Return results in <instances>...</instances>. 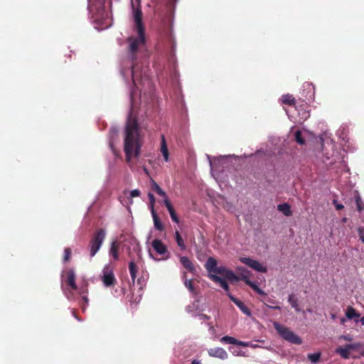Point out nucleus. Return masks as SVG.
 <instances>
[{
  "mask_svg": "<svg viewBox=\"0 0 364 364\" xmlns=\"http://www.w3.org/2000/svg\"><path fill=\"white\" fill-rule=\"evenodd\" d=\"M142 49L130 53L128 46V58L122 63L121 74L126 83L134 88L131 89V109L128 115L124 132V151L127 163L133 159H139L143 144V134L135 116L138 104L140 107H146L154 100V86L149 74L148 63L145 59H139L144 56Z\"/></svg>",
  "mask_w": 364,
  "mask_h": 364,
  "instance_id": "nucleus-1",
  "label": "nucleus"
},
{
  "mask_svg": "<svg viewBox=\"0 0 364 364\" xmlns=\"http://www.w3.org/2000/svg\"><path fill=\"white\" fill-rule=\"evenodd\" d=\"M105 0H88V10L92 18L98 25V30H103L111 26L112 21L109 12L105 9Z\"/></svg>",
  "mask_w": 364,
  "mask_h": 364,
  "instance_id": "nucleus-2",
  "label": "nucleus"
},
{
  "mask_svg": "<svg viewBox=\"0 0 364 364\" xmlns=\"http://www.w3.org/2000/svg\"><path fill=\"white\" fill-rule=\"evenodd\" d=\"M133 16L137 36H131L128 38L129 51L132 53H134L137 50L142 49L144 46V29L141 22L142 13L139 7L133 9Z\"/></svg>",
  "mask_w": 364,
  "mask_h": 364,
  "instance_id": "nucleus-3",
  "label": "nucleus"
},
{
  "mask_svg": "<svg viewBox=\"0 0 364 364\" xmlns=\"http://www.w3.org/2000/svg\"><path fill=\"white\" fill-rule=\"evenodd\" d=\"M114 269V265L109 262L105 264L101 270L99 278L105 288L113 287L117 283Z\"/></svg>",
  "mask_w": 364,
  "mask_h": 364,
  "instance_id": "nucleus-4",
  "label": "nucleus"
},
{
  "mask_svg": "<svg viewBox=\"0 0 364 364\" xmlns=\"http://www.w3.org/2000/svg\"><path fill=\"white\" fill-rule=\"evenodd\" d=\"M106 237V231L104 229L98 230L92 237L89 247L90 257H93L100 250Z\"/></svg>",
  "mask_w": 364,
  "mask_h": 364,
  "instance_id": "nucleus-5",
  "label": "nucleus"
},
{
  "mask_svg": "<svg viewBox=\"0 0 364 364\" xmlns=\"http://www.w3.org/2000/svg\"><path fill=\"white\" fill-rule=\"evenodd\" d=\"M274 327L278 333L286 341L294 344H301L302 341L299 336L291 331L289 328L274 322Z\"/></svg>",
  "mask_w": 364,
  "mask_h": 364,
  "instance_id": "nucleus-6",
  "label": "nucleus"
},
{
  "mask_svg": "<svg viewBox=\"0 0 364 364\" xmlns=\"http://www.w3.org/2000/svg\"><path fill=\"white\" fill-rule=\"evenodd\" d=\"M151 246L159 255H165V257L162 258V259H167L169 258V253L168 252L167 247L160 240H154L151 242ZM149 257L155 261L158 262L161 260V259L155 258L150 250L149 251Z\"/></svg>",
  "mask_w": 364,
  "mask_h": 364,
  "instance_id": "nucleus-7",
  "label": "nucleus"
},
{
  "mask_svg": "<svg viewBox=\"0 0 364 364\" xmlns=\"http://www.w3.org/2000/svg\"><path fill=\"white\" fill-rule=\"evenodd\" d=\"M240 261L259 272H266L267 269L262 264L250 257H240Z\"/></svg>",
  "mask_w": 364,
  "mask_h": 364,
  "instance_id": "nucleus-8",
  "label": "nucleus"
},
{
  "mask_svg": "<svg viewBox=\"0 0 364 364\" xmlns=\"http://www.w3.org/2000/svg\"><path fill=\"white\" fill-rule=\"evenodd\" d=\"M227 156H220L218 158H214L212 159L209 156H208L209 164L210 166L211 174L215 178L218 179V173L217 172L220 164H222L223 159L226 158Z\"/></svg>",
  "mask_w": 364,
  "mask_h": 364,
  "instance_id": "nucleus-9",
  "label": "nucleus"
},
{
  "mask_svg": "<svg viewBox=\"0 0 364 364\" xmlns=\"http://www.w3.org/2000/svg\"><path fill=\"white\" fill-rule=\"evenodd\" d=\"M208 354L210 357L217 358L223 360L228 358V354L225 350L220 347L209 348L208 350Z\"/></svg>",
  "mask_w": 364,
  "mask_h": 364,
  "instance_id": "nucleus-10",
  "label": "nucleus"
},
{
  "mask_svg": "<svg viewBox=\"0 0 364 364\" xmlns=\"http://www.w3.org/2000/svg\"><path fill=\"white\" fill-rule=\"evenodd\" d=\"M76 275L74 269H69L67 272V277L65 282L68 284L72 290H77V286L75 283Z\"/></svg>",
  "mask_w": 364,
  "mask_h": 364,
  "instance_id": "nucleus-11",
  "label": "nucleus"
},
{
  "mask_svg": "<svg viewBox=\"0 0 364 364\" xmlns=\"http://www.w3.org/2000/svg\"><path fill=\"white\" fill-rule=\"evenodd\" d=\"M120 243L117 240H114L111 243L109 255L113 258L114 260L117 261L119 259V250Z\"/></svg>",
  "mask_w": 364,
  "mask_h": 364,
  "instance_id": "nucleus-12",
  "label": "nucleus"
},
{
  "mask_svg": "<svg viewBox=\"0 0 364 364\" xmlns=\"http://www.w3.org/2000/svg\"><path fill=\"white\" fill-rule=\"evenodd\" d=\"M228 297L235 304V305H237L244 314L248 316H251L250 310L244 304L243 302L236 299L231 294H228Z\"/></svg>",
  "mask_w": 364,
  "mask_h": 364,
  "instance_id": "nucleus-13",
  "label": "nucleus"
},
{
  "mask_svg": "<svg viewBox=\"0 0 364 364\" xmlns=\"http://www.w3.org/2000/svg\"><path fill=\"white\" fill-rule=\"evenodd\" d=\"M200 311H202V309L200 306V301L198 299H196L192 304L188 305L186 307V311L188 314H191L192 316L194 317H196L197 316V313Z\"/></svg>",
  "mask_w": 364,
  "mask_h": 364,
  "instance_id": "nucleus-14",
  "label": "nucleus"
},
{
  "mask_svg": "<svg viewBox=\"0 0 364 364\" xmlns=\"http://www.w3.org/2000/svg\"><path fill=\"white\" fill-rule=\"evenodd\" d=\"M118 136V130L116 127L111 128L109 133V146L112 149L114 154H117V152L114 148V144L115 142V139Z\"/></svg>",
  "mask_w": 364,
  "mask_h": 364,
  "instance_id": "nucleus-15",
  "label": "nucleus"
},
{
  "mask_svg": "<svg viewBox=\"0 0 364 364\" xmlns=\"http://www.w3.org/2000/svg\"><path fill=\"white\" fill-rule=\"evenodd\" d=\"M208 277L215 283H218L220 284V286L227 292V294H230L229 292V286L228 283L225 282V279L220 278V277L213 274H209Z\"/></svg>",
  "mask_w": 364,
  "mask_h": 364,
  "instance_id": "nucleus-16",
  "label": "nucleus"
},
{
  "mask_svg": "<svg viewBox=\"0 0 364 364\" xmlns=\"http://www.w3.org/2000/svg\"><path fill=\"white\" fill-rule=\"evenodd\" d=\"M180 262L188 271L193 274L196 272V267L188 257H181Z\"/></svg>",
  "mask_w": 364,
  "mask_h": 364,
  "instance_id": "nucleus-17",
  "label": "nucleus"
},
{
  "mask_svg": "<svg viewBox=\"0 0 364 364\" xmlns=\"http://www.w3.org/2000/svg\"><path fill=\"white\" fill-rule=\"evenodd\" d=\"M217 260L213 257H209L205 264L206 270L210 274L211 272H215L217 269Z\"/></svg>",
  "mask_w": 364,
  "mask_h": 364,
  "instance_id": "nucleus-18",
  "label": "nucleus"
},
{
  "mask_svg": "<svg viewBox=\"0 0 364 364\" xmlns=\"http://www.w3.org/2000/svg\"><path fill=\"white\" fill-rule=\"evenodd\" d=\"M308 134H309V132L305 129L296 131V132L294 134L296 141L297 143H299V144H305V137Z\"/></svg>",
  "mask_w": 364,
  "mask_h": 364,
  "instance_id": "nucleus-19",
  "label": "nucleus"
},
{
  "mask_svg": "<svg viewBox=\"0 0 364 364\" xmlns=\"http://www.w3.org/2000/svg\"><path fill=\"white\" fill-rule=\"evenodd\" d=\"M236 270L241 276L240 279H242L245 282L250 279L251 272L247 269L242 266H238L236 267Z\"/></svg>",
  "mask_w": 364,
  "mask_h": 364,
  "instance_id": "nucleus-20",
  "label": "nucleus"
},
{
  "mask_svg": "<svg viewBox=\"0 0 364 364\" xmlns=\"http://www.w3.org/2000/svg\"><path fill=\"white\" fill-rule=\"evenodd\" d=\"M165 206L166 207L169 214H170V216H171V220L175 222L176 223H179V219L177 217L176 215V213L171 203V202L169 201V200H165Z\"/></svg>",
  "mask_w": 364,
  "mask_h": 364,
  "instance_id": "nucleus-21",
  "label": "nucleus"
},
{
  "mask_svg": "<svg viewBox=\"0 0 364 364\" xmlns=\"http://www.w3.org/2000/svg\"><path fill=\"white\" fill-rule=\"evenodd\" d=\"M161 152L164 156V159L166 161H168L169 159V154L168 150L166 141L165 136L164 135H161Z\"/></svg>",
  "mask_w": 364,
  "mask_h": 364,
  "instance_id": "nucleus-22",
  "label": "nucleus"
},
{
  "mask_svg": "<svg viewBox=\"0 0 364 364\" xmlns=\"http://www.w3.org/2000/svg\"><path fill=\"white\" fill-rule=\"evenodd\" d=\"M151 187L153 191L164 198V204L165 205V200H168L165 191L154 181L151 183Z\"/></svg>",
  "mask_w": 364,
  "mask_h": 364,
  "instance_id": "nucleus-23",
  "label": "nucleus"
},
{
  "mask_svg": "<svg viewBox=\"0 0 364 364\" xmlns=\"http://www.w3.org/2000/svg\"><path fill=\"white\" fill-rule=\"evenodd\" d=\"M350 349L348 346L346 345L344 347H338L336 349L335 352L340 355L343 358L348 359L350 357Z\"/></svg>",
  "mask_w": 364,
  "mask_h": 364,
  "instance_id": "nucleus-24",
  "label": "nucleus"
},
{
  "mask_svg": "<svg viewBox=\"0 0 364 364\" xmlns=\"http://www.w3.org/2000/svg\"><path fill=\"white\" fill-rule=\"evenodd\" d=\"M151 215H152L153 220H154V228L156 230H162L164 229V226H163L161 222L160 221L159 217L157 216V214H156L155 210H152Z\"/></svg>",
  "mask_w": 364,
  "mask_h": 364,
  "instance_id": "nucleus-25",
  "label": "nucleus"
},
{
  "mask_svg": "<svg viewBox=\"0 0 364 364\" xmlns=\"http://www.w3.org/2000/svg\"><path fill=\"white\" fill-rule=\"evenodd\" d=\"M346 316L348 319L358 318L360 317V314H358L353 307H348L346 311Z\"/></svg>",
  "mask_w": 364,
  "mask_h": 364,
  "instance_id": "nucleus-26",
  "label": "nucleus"
},
{
  "mask_svg": "<svg viewBox=\"0 0 364 364\" xmlns=\"http://www.w3.org/2000/svg\"><path fill=\"white\" fill-rule=\"evenodd\" d=\"M277 208L286 216H290L291 215L290 206L287 203L279 204Z\"/></svg>",
  "mask_w": 364,
  "mask_h": 364,
  "instance_id": "nucleus-27",
  "label": "nucleus"
},
{
  "mask_svg": "<svg viewBox=\"0 0 364 364\" xmlns=\"http://www.w3.org/2000/svg\"><path fill=\"white\" fill-rule=\"evenodd\" d=\"M129 269L130 272V275L132 277V279L133 282H134L136 277V272H137V267L134 261H131L129 264Z\"/></svg>",
  "mask_w": 364,
  "mask_h": 364,
  "instance_id": "nucleus-28",
  "label": "nucleus"
},
{
  "mask_svg": "<svg viewBox=\"0 0 364 364\" xmlns=\"http://www.w3.org/2000/svg\"><path fill=\"white\" fill-rule=\"evenodd\" d=\"M321 356V353L320 352H316L314 353L308 354L307 357L311 363L316 364L320 361Z\"/></svg>",
  "mask_w": 364,
  "mask_h": 364,
  "instance_id": "nucleus-29",
  "label": "nucleus"
},
{
  "mask_svg": "<svg viewBox=\"0 0 364 364\" xmlns=\"http://www.w3.org/2000/svg\"><path fill=\"white\" fill-rule=\"evenodd\" d=\"M288 301L296 311H300V309L298 306V299L293 294L289 296Z\"/></svg>",
  "mask_w": 364,
  "mask_h": 364,
  "instance_id": "nucleus-30",
  "label": "nucleus"
},
{
  "mask_svg": "<svg viewBox=\"0 0 364 364\" xmlns=\"http://www.w3.org/2000/svg\"><path fill=\"white\" fill-rule=\"evenodd\" d=\"M175 238H176V243L178 245V247L183 250H185L186 245L184 243L183 239L181 236V235L178 230H176L175 232Z\"/></svg>",
  "mask_w": 364,
  "mask_h": 364,
  "instance_id": "nucleus-31",
  "label": "nucleus"
},
{
  "mask_svg": "<svg viewBox=\"0 0 364 364\" xmlns=\"http://www.w3.org/2000/svg\"><path fill=\"white\" fill-rule=\"evenodd\" d=\"M225 279H228L230 282H237L240 279V277H237L232 270H228L226 274L223 276Z\"/></svg>",
  "mask_w": 364,
  "mask_h": 364,
  "instance_id": "nucleus-32",
  "label": "nucleus"
},
{
  "mask_svg": "<svg viewBox=\"0 0 364 364\" xmlns=\"http://www.w3.org/2000/svg\"><path fill=\"white\" fill-rule=\"evenodd\" d=\"M61 288L63 291V294L67 297V299H68L69 300H71L73 299V297H74V294L73 291V290H72L71 289H69L65 288L64 287L63 282H62Z\"/></svg>",
  "mask_w": 364,
  "mask_h": 364,
  "instance_id": "nucleus-33",
  "label": "nucleus"
},
{
  "mask_svg": "<svg viewBox=\"0 0 364 364\" xmlns=\"http://www.w3.org/2000/svg\"><path fill=\"white\" fill-rule=\"evenodd\" d=\"M220 341L224 343H228V344H236L237 339L234 337L225 336L220 338Z\"/></svg>",
  "mask_w": 364,
  "mask_h": 364,
  "instance_id": "nucleus-34",
  "label": "nucleus"
},
{
  "mask_svg": "<svg viewBox=\"0 0 364 364\" xmlns=\"http://www.w3.org/2000/svg\"><path fill=\"white\" fill-rule=\"evenodd\" d=\"M298 114L299 116V119H298V122H299L301 121H304L309 117V112H306V110H304L303 109L299 111Z\"/></svg>",
  "mask_w": 364,
  "mask_h": 364,
  "instance_id": "nucleus-35",
  "label": "nucleus"
},
{
  "mask_svg": "<svg viewBox=\"0 0 364 364\" xmlns=\"http://www.w3.org/2000/svg\"><path fill=\"white\" fill-rule=\"evenodd\" d=\"M282 102L287 105H291L294 102V98L292 95H285L282 96Z\"/></svg>",
  "mask_w": 364,
  "mask_h": 364,
  "instance_id": "nucleus-36",
  "label": "nucleus"
},
{
  "mask_svg": "<svg viewBox=\"0 0 364 364\" xmlns=\"http://www.w3.org/2000/svg\"><path fill=\"white\" fill-rule=\"evenodd\" d=\"M87 289L86 288L82 287L79 289L78 292L82 296V299L85 302L86 305H88L89 299L86 295Z\"/></svg>",
  "mask_w": 364,
  "mask_h": 364,
  "instance_id": "nucleus-37",
  "label": "nucleus"
},
{
  "mask_svg": "<svg viewBox=\"0 0 364 364\" xmlns=\"http://www.w3.org/2000/svg\"><path fill=\"white\" fill-rule=\"evenodd\" d=\"M184 285L192 294H195V290L191 279H185Z\"/></svg>",
  "mask_w": 364,
  "mask_h": 364,
  "instance_id": "nucleus-38",
  "label": "nucleus"
},
{
  "mask_svg": "<svg viewBox=\"0 0 364 364\" xmlns=\"http://www.w3.org/2000/svg\"><path fill=\"white\" fill-rule=\"evenodd\" d=\"M228 270L229 269H228L224 266H219L215 269V273H217V274H221L222 276H224Z\"/></svg>",
  "mask_w": 364,
  "mask_h": 364,
  "instance_id": "nucleus-39",
  "label": "nucleus"
},
{
  "mask_svg": "<svg viewBox=\"0 0 364 364\" xmlns=\"http://www.w3.org/2000/svg\"><path fill=\"white\" fill-rule=\"evenodd\" d=\"M355 203H356V206H357V209L359 212H361L362 210H363V206H362V200H361V198L359 195H357L355 196Z\"/></svg>",
  "mask_w": 364,
  "mask_h": 364,
  "instance_id": "nucleus-40",
  "label": "nucleus"
},
{
  "mask_svg": "<svg viewBox=\"0 0 364 364\" xmlns=\"http://www.w3.org/2000/svg\"><path fill=\"white\" fill-rule=\"evenodd\" d=\"M148 197H149V201H150V209H151V212L152 210H154V203H155V197L151 193H149Z\"/></svg>",
  "mask_w": 364,
  "mask_h": 364,
  "instance_id": "nucleus-41",
  "label": "nucleus"
},
{
  "mask_svg": "<svg viewBox=\"0 0 364 364\" xmlns=\"http://www.w3.org/2000/svg\"><path fill=\"white\" fill-rule=\"evenodd\" d=\"M347 346L350 350L360 349V347L362 346L360 343H353L350 344H347Z\"/></svg>",
  "mask_w": 364,
  "mask_h": 364,
  "instance_id": "nucleus-42",
  "label": "nucleus"
},
{
  "mask_svg": "<svg viewBox=\"0 0 364 364\" xmlns=\"http://www.w3.org/2000/svg\"><path fill=\"white\" fill-rule=\"evenodd\" d=\"M71 255V250L70 248H65L64 250V257L63 260L64 262H67L70 259Z\"/></svg>",
  "mask_w": 364,
  "mask_h": 364,
  "instance_id": "nucleus-43",
  "label": "nucleus"
},
{
  "mask_svg": "<svg viewBox=\"0 0 364 364\" xmlns=\"http://www.w3.org/2000/svg\"><path fill=\"white\" fill-rule=\"evenodd\" d=\"M208 331H209L210 333L213 336H214L215 338H216V330H215V328H214V326H213L211 323H208Z\"/></svg>",
  "mask_w": 364,
  "mask_h": 364,
  "instance_id": "nucleus-44",
  "label": "nucleus"
},
{
  "mask_svg": "<svg viewBox=\"0 0 364 364\" xmlns=\"http://www.w3.org/2000/svg\"><path fill=\"white\" fill-rule=\"evenodd\" d=\"M129 196L131 198L138 197L140 196V191L139 189H134L130 191Z\"/></svg>",
  "mask_w": 364,
  "mask_h": 364,
  "instance_id": "nucleus-45",
  "label": "nucleus"
},
{
  "mask_svg": "<svg viewBox=\"0 0 364 364\" xmlns=\"http://www.w3.org/2000/svg\"><path fill=\"white\" fill-rule=\"evenodd\" d=\"M358 232L360 240L364 243V235H363L364 228H363V227L358 228Z\"/></svg>",
  "mask_w": 364,
  "mask_h": 364,
  "instance_id": "nucleus-46",
  "label": "nucleus"
},
{
  "mask_svg": "<svg viewBox=\"0 0 364 364\" xmlns=\"http://www.w3.org/2000/svg\"><path fill=\"white\" fill-rule=\"evenodd\" d=\"M247 285H249L252 289L255 291L259 287L255 282H251L250 279L246 281L245 282Z\"/></svg>",
  "mask_w": 364,
  "mask_h": 364,
  "instance_id": "nucleus-47",
  "label": "nucleus"
},
{
  "mask_svg": "<svg viewBox=\"0 0 364 364\" xmlns=\"http://www.w3.org/2000/svg\"><path fill=\"white\" fill-rule=\"evenodd\" d=\"M250 342H245L237 340L235 345L242 347H250Z\"/></svg>",
  "mask_w": 364,
  "mask_h": 364,
  "instance_id": "nucleus-48",
  "label": "nucleus"
},
{
  "mask_svg": "<svg viewBox=\"0 0 364 364\" xmlns=\"http://www.w3.org/2000/svg\"><path fill=\"white\" fill-rule=\"evenodd\" d=\"M200 320H208L210 319V316L203 314H197V316Z\"/></svg>",
  "mask_w": 364,
  "mask_h": 364,
  "instance_id": "nucleus-49",
  "label": "nucleus"
},
{
  "mask_svg": "<svg viewBox=\"0 0 364 364\" xmlns=\"http://www.w3.org/2000/svg\"><path fill=\"white\" fill-rule=\"evenodd\" d=\"M333 203L335 205L337 210H341L344 207L341 203H339L337 200H333Z\"/></svg>",
  "mask_w": 364,
  "mask_h": 364,
  "instance_id": "nucleus-50",
  "label": "nucleus"
},
{
  "mask_svg": "<svg viewBox=\"0 0 364 364\" xmlns=\"http://www.w3.org/2000/svg\"><path fill=\"white\" fill-rule=\"evenodd\" d=\"M250 348H263L262 346L261 345H259V344H257V343H255L253 342H250Z\"/></svg>",
  "mask_w": 364,
  "mask_h": 364,
  "instance_id": "nucleus-51",
  "label": "nucleus"
},
{
  "mask_svg": "<svg viewBox=\"0 0 364 364\" xmlns=\"http://www.w3.org/2000/svg\"><path fill=\"white\" fill-rule=\"evenodd\" d=\"M342 338L344 339L345 341H351L352 340V338L349 336V335H347V336H342Z\"/></svg>",
  "mask_w": 364,
  "mask_h": 364,
  "instance_id": "nucleus-52",
  "label": "nucleus"
},
{
  "mask_svg": "<svg viewBox=\"0 0 364 364\" xmlns=\"http://www.w3.org/2000/svg\"><path fill=\"white\" fill-rule=\"evenodd\" d=\"M255 291L257 293H258L260 295H264V291H262L261 289H259V287L255 290Z\"/></svg>",
  "mask_w": 364,
  "mask_h": 364,
  "instance_id": "nucleus-53",
  "label": "nucleus"
},
{
  "mask_svg": "<svg viewBox=\"0 0 364 364\" xmlns=\"http://www.w3.org/2000/svg\"><path fill=\"white\" fill-rule=\"evenodd\" d=\"M191 364H201V361L198 359L193 360Z\"/></svg>",
  "mask_w": 364,
  "mask_h": 364,
  "instance_id": "nucleus-54",
  "label": "nucleus"
},
{
  "mask_svg": "<svg viewBox=\"0 0 364 364\" xmlns=\"http://www.w3.org/2000/svg\"><path fill=\"white\" fill-rule=\"evenodd\" d=\"M355 323L360 322L362 325H364V316L362 317L360 320L355 319Z\"/></svg>",
  "mask_w": 364,
  "mask_h": 364,
  "instance_id": "nucleus-55",
  "label": "nucleus"
},
{
  "mask_svg": "<svg viewBox=\"0 0 364 364\" xmlns=\"http://www.w3.org/2000/svg\"><path fill=\"white\" fill-rule=\"evenodd\" d=\"M340 321L341 324H344L345 322L346 321V319L345 318H341Z\"/></svg>",
  "mask_w": 364,
  "mask_h": 364,
  "instance_id": "nucleus-56",
  "label": "nucleus"
},
{
  "mask_svg": "<svg viewBox=\"0 0 364 364\" xmlns=\"http://www.w3.org/2000/svg\"><path fill=\"white\" fill-rule=\"evenodd\" d=\"M73 316H75V318L78 321H82L81 319L78 318L75 316V313H74V312H73Z\"/></svg>",
  "mask_w": 364,
  "mask_h": 364,
  "instance_id": "nucleus-57",
  "label": "nucleus"
},
{
  "mask_svg": "<svg viewBox=\"0 0 364 364\" xmlns=\"http://www.w3.org/2000/svg\"><path fill=\"white\" fill-rule=\"evenodd\" d=\"M272 308L274 309H280L279 306H274V307H272Z\"/></svg>",
  "mask_w": 364,
  "mask_h": 364,
  "instance_id": "nucleus-58",
  "label": "nucleus"
},
{
  "mask_svg": "<svg viewBox=\"0 0 364 364\" xmlns=\"http://www.w3.org/2000/svg\"><path fill=\"white\" fill-rule=\"evenodd\" d=\"M361 355L364 357V349L362 350Z\"/></svg>",
  "mask_w": 364,
  "mask_h": 364,
  "instance_id": "nucleus-59",
  "label": "nucleus"
},
{
  "mask_svg": "<svg viewBox=\"0 0 364 364\" xmlns=\"http://www.w3.org/2000/svg\"><path fill=\"white\" fill-rule=\"evenodd\" d=\"M331 317H332V318H333V319H334V318H336V316H335L334 314H333V315L331 316Z\"/></svg>",
  "mask_w": 364,
  "mask_h": 364,
  "instance_id": "nucleus-60",
  "label": "nucleus"
},
{
  "mask_svg": "<svg viewBox=\"0 0 364 364\" xmlns=\"http://www.w3.org/2000/svg\"><path fill=\"white\" fill-rule=\"evenodd\" d=\"M82 310H83V311H85V306H83L82 307Z\"/></svg>",
  "mask_w": 364,
  "mask_h": 364,
  "instance_id": "nucleus-61",
  "label": "nucleus"
},
{
  "mask_svg": "<svg viewBox=\"0 0 364 364\" xmlns=\"http://www.w3.org/2000/svg\"><path fill=\"white\" fill-rule=\"evenodd\" d=\"M260 343H264V341L263 340L258 341Z\"/></svg>",
  "mask_w": 364,
  "mask_h": 364,
  "instance_id": "nucleus-62",
  "label": "nucleus"
},
{
  "mask_svg": "<svg viewBox=\"0 0 364 364\" xmlns=\"http://www.w3.org/2000/svg\"><path fill=\"white\" fill-rule=\"evenodd\" d=\"M343 222H346V218H343Z\"/></svg>",
  "mask_w": 364,
  "mask_h": 364,
  "instance_id": "nucleus-63",
  "label": "nucleus"
}]
</instances>
